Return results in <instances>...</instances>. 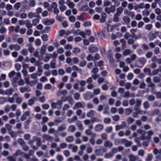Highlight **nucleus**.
Wrapping results in <instances>:
<instances>
[{"instance_id":"32","label":"nucleus","mask_w":161,"mask_h":161,"mask_svg":"<svg viewBox=\"0 0 161 161\" xmlns=\"http://www.w3.org/2000/svg\"><path fill=\"white\" fill-rule=\"evenodd\" d=\"M54 22L53 19H46L44 21L43 24L45 25H49L52 24Z\"/></svg>"},{"instance_id":"6","label":"nucleus","mask_w":161,"mask_h":161,"mask_svg":"<svg viewBox=\"0 0 161 161\" xmlns=\"http://www.w3.org/2000/svg\"><path fill=\"white\" fill-rule=\"evenodd\" d=\"M30 111H26L20 117V119L21 121H23L26 119V117L30 115Z\"/></svg>"},{"instance_id":"36","label":"nucleus","mask_w":161,"mask_h":161,"mask_svg":"<svg viewBox=\"0 0 161 161\" xmlns=\"http://www.w3.org/2000/svg\"><path fill=\"white\" fill-rule=\"evenodd\" d=\"M91 122L93 123L94 122H101V120L99 118L96 117H92V118Z\"/></svg>"},{"instance_id":"8","label":"nucleus","mask_w":161,"mask_h":161,"mask_svg":"<svg viewBox=\"0 0 161 161\" xmlns=\"http://www.w3.org/2000/svg\"><path fill=\"white\" fill-rule=\"evenodd\" d=\"M91 121L90 120L88 119H86L84 120L83 123L85 125H88L89 128L91 129H93V125L91 124Z\"/></svg>"},{"instance_id":"49","label":"nucleus","mask_w":161,"mask_h":161,"mask_svg":"<svg viewBox=\"0 0 161 161\" xmlns=\"http://www.w3.org/2000/svg\"><path fill=\"white\" fill-rule=\"evenodd\" d=\"M21 6V4L19 2L16 3L14 5V8L16 10H18Z\"/></svg>"},{"instance_id":"31","label":"nucleus","mask_w":161,"mask_h":161,"mask_svg":"<svg viewBox=\"0 0 161 161\" xmlns=\"http://www.w3.org/2000/svg\"><path fill=\"white\" fill-rule=\"evenodd\" d=\"M113 156V153L110 152L109 153H105L104 155V157L106 159H108L112 158Z\"/></svg>"},{"instance_id":"61","label":"nucleus","mask_w":161,"mask_h":161,"mask_svg":"<svg viewBox=\"0 0 161 161\" xmlns=\"http://www.w3.org/2000/svg\"><path fill=\"white\" fill-rule=\"evenodd\" d=\"M71 68L74 71H76L80 72H81V69L79 68L76 65H73L72 66Z\"/></svg>"},{"instance_id":"22","label":"nucleus","mask_w":161,"mask_h":161,"mask_svg":"<svg viewBox=\"0 0 161 161\" xmlns=\"http://www.w3.org/2000/svg\"><path fill=\"white\" fill-rule=\"evenodd\" d=\"M147 37L149 41H152L156 37L155 34L153 33H150L147 35Z\"/></svg>"},{"instance_id":"28","label":"nucleus","mask_w":161,"mask_h":161,"mask_svg":"<svg viewBox=\"0 0 161 161\" xmlns=\"http://www.w3.org/2000/svg\"><path fill=\"white\" fill-rule=\"evenodd\" d=\"M25 25L26 27L28 29L31 28L33 26L32 24L31 23L30 20L28 19L25 20Z\"/></svg>"},{"instance_id":"2","label":"nucleus","mask_w":161,"mask_h":161,"mask_svg":"<svg viewBox=\"0 0 161 161\" xmlns=\"http://www.w3.org/2000/svg\"><path fill=\"white\" fill-rule=\"evenodd\" d=\"M115 6L114 5H111L109 7H106L104 9L105 11L108 14L114 13L115 10Z\"/></svg>"},{"instance_id":"12","label":"nucleus","mask_w":161,"mask_h":161,"mask_svg":"<svg viewBox=\"0 0 161 161\" xmlns=\"http://www.w3.org/2000/svg\"><path fill=\"white\" fill-rule=\"evenodd\" d=\"M67 93V91L65 90H58L57 93V96L58 97H60L61 95L64 96L66 95Z\"/></svg>"},{"instance_id":"9","label":"nucleus","mask_w":161,"mask_h":161,"mask_svg":"<svg viewBox=\"0 0 161 161\" xmlns=\"http://www.w3.org/2000/svg\"><path fill=\"white\" fill-rule=\"evenodd\" d=\"M128 157L129 158V161H136L139 158L138 156L134 155L132 154H128Z\"/></svg>"},{"instance_id":"58","label":"nucleus","mask_w":161,"mask_h":161,"mask_svg":"<svg viewBox=\"0 0 161 161\" xmlns=\"http://www.w3.org/2000/svg\"><path fill=\"white\" fill-rule=\"evenodd\" d=\"M153 25L151 24H148L146 25L145 26V29L148 31H150L152 28Z\"/></svg>"},{"instance_id":"53","label":"nucleus","mask_w":161,"mask_h":161,"mask_svg":"<svg viewBox=\"0 0 161 161\" xmlns=\"http://www.w3.org/2000/svg\"><path fill=\"white\" fill-rule=\"evenodd\" d=\"M42 11V9L40 7H38L36 9V13H35L36 14V15L38 17H40L39 14L41 13Z\"/></svg>"},{"instance_id":"16","label":"nucleus","mask_w":161,"mask_h":161,"mask_svg":"<svg viewBox=\"0 0 161 161\" xmlns=\"http://www.w3.org/2000/svg\"><path fill=\"white\" fill-rule=\"evenodd\" d=\"M24 152H22L20 150L18 149L16 150L15 153H13V156L14 157H17L20 155H22Z\"/></svg>"},{"instance_id":"20","label":"nucleus","mask_w":161,"mask_h":161,"mask_svg":"<svg viewBox=\"0 0 161 161\" xmlns=\"http://www.w3.org/2000/svg\"><path fill=\"white\" fill-rule=\"evenodd\" d=\"M147 136L145 137V139L150 140L151 139V136L153 135L154 132L152 130H149L147 132Z\"/></svg>"},{"instance_id":"59","label":"nucleus","mask_w":161,"mask_h":161,"mask_svg":"<svg viewBox=\"0 0 161 161\" xmlns=\"http://www.w3.org/2000/svg\"><path fill=\"white\" fill-rule=\"evenodd\" d=\"M153 82L155 83H159L161 80V79L157 76H154L153 79Z\"/></svg>"},{"instance_id":"39","label":"nucleus","mask_w":161,"mask_h":161,"mask_svg":"<svg viewBox=\"0 0 161 161\" xmlns=\"http://www.w3.org/2000/svg\"><path fill=\"white\" fill-rule=\"evenodd\" d=\"M35 98L33 97L31 99H30L27 101V103L29 106H32L34 103Z\"/></svg>"},{"instance_id":"3","label":"nucleus","mask_w":161,"mask_h":161,"mask_svg":"<svg viewBox=\"0 0 161 161\" xmlns=\"http://www.w3.org/2000/svg\"><path fill=\"white\" fill-rule=\"evenodd\" d=\"M161 113L159 109L157 108H155L151 110L149 112V116H153L154 115H160Z\"/></svg>"},{"instance_id":"19","label":"nucleus","mask_w":161,"mask_h":161,"mask_svg":"<svg viewBox=\"0 0 161 161\" xmlns=\"http://www.w3.org/2000/svg\"><path fill=\"white\" fill-rule=\"evenodd\" d=\"M19 91L21 93H24L25 92H29L31 91V90L28 87H22L19 88Z\"/></svg>"},{"instance_id":"21","label":"nucleus","mask_w":161,"mask_h":161,"mask_svg":"<svg viewBox=\"0 0 161 161\" xmlns=\"http://www.w3.org/2000/svg\"><path fill=\"white\" fill-rule=\"evenodd\" d=\"M28 16L29 18L30 19H32L34 18H38L36 15V14L35 13H33L31 12H29L28 14Z\"/></svg>"},{"instance_id":"54","label":"nucleus","mask_w":161,"mask_h":161,"mask_svg":"<svg viewBox=\"0 0 161 161\" xmlns=\"http://www.w3.org/2000/svg\"><path fill=\"white\" fill-rule=\"evenodd\" d=\"M29 5L30 7H34L35 6L36 2L34 0H30Z\"/></svg>"},{"instance_id":"42","label":"nucleus","mask_w":161,"mask_h":161,"mask_svg":"<svg viewBox=\"0 0 161 161\" xmlns=\"http://www.w3.org/2000/svg\"><path fill=\"white\" fill-rule=\"evenodd\" d=\"M66 4L69 8L72 9L74 8L75 6V4L74 3L71 1L69 2H66Z\"/></svg>"},{"instance_id":"56","label":"nucleus","mask_w":161,"mask_h":161,"mask_svg":"<svg viewBox=\"0 0 161 161\" xmlns=\"http://www.w3.org/2000/svg\"><path fill=\"white\" fill-rule=\"evenodd\" d=\"M100 136L101 139L103 140H107L108 138V135L107 134L105 133H104L101 134L100 135Z\"/></svg>"},{"instance_id":"33","label":"nucleus","mask_w":161,"mask_h":161,"mask_svg":"<svg viewBox=\"0 0 161 161\" xmlns=\"http://www.w3.org/2000/svg\"><path fill=\"white\" fill-rule=\"evenodd\" d=\"M136 131L138 133L142 135V140H144L145 139L144 136L145 134V131L144 130L140 129H137L136 130Z\"/></svg>"},{"instance_id":"25","label":"nucleus","mask_w":161,"mask_h":161,"mask_svg":"<svg viewBox=\"0 0 161 161\" xmlns=\"http://www.w3.org/2000/svg\"><path fill=\"white\" fill-rule=\"evenodd\" d=\"M66 127L65 124H61L58 127L57 130L58 131H63L65 130Z\"/></svg>"},{"instance_id":"50","label":"nucleus","mask_w":161,"mask_h":161,"mask_svg":"<svg viewBox=\"0 0 161 161\" xmlns=\"http://www.w3.org/2000/svg\"><path fill=\"white\" fill-rule=\"evenodd\" d=\"M7 98L2 97H0V104H2L6 102H7Z\"/></svg>"},{"instance_id":"30","label":"nucleus","mask_w":161,"mask_h":161,"mask_svg":"<svg viewBox=\"0 0 161 161\" xmlns=\"http://www.w3.org/2000/svg\"><path fill=\"white\" fill-rule=\"evenodd\" d=\"M90 52L91 53H93L95 52H96L98 51V48L97 47H89L88 48Z\"/></svg>"},{"instance_id":"45","label":"nucleus","mask_w":161,"mask_h":161,"mask_svg":"<svg viewBox=\"0 0 161 161\" xmlns=\"http://www.w3.org/2000/svg\"><path fill=\"white\" fill-rule=\"evenodd\" d=\"M39 22V19L38 18H35L32 20V25L36 26Z\"/></svg>"},{"instance_id":"1","label":"nucleus","mask_w":161,"mask_h":161,"mask_svg":"<svg viewBox=\"0 0 161 161\" xmlns=\"http://www.w3.org/2000/svg\"><path fill=\"white\" fill-rule=\"evenodd\" d=\"M85 107V103L83 102H78L76 103L73 107V109L75 110L79 108H84Z\"/></svg>"},{"instance_id":"47","label":"nucleus","mask_w":161,"mask_h":161,"mask_svg":"<svg viewBox=\"0 0 161 161\" xmlns=\"http://www.w3.org/2000/svg\"><path fill=\"white\" fill-rule=\"evenodd\" d=\"M143 108L145 109H147L150 107L149 103L147 101H145L143 103Z\"/></svg>"},{"instance_id":"5","label":"nucleus","mask_w":161,"mask_h":161,"mask_svg":"<svg viewBox=\"0 0 161 161\" xmlns=\"http://www.w3.org/2000/svg\"><path fill=\"white\" fill-rule=\"evenodd\" d=\"M8 48L10 50H14L17 51L19 50L21 48V47L18 44H11L9 46Z\"/></svg>"},{"instance_id":"55","label":"nucleus","mask_w":161,"mask_h":161,"mask_svg":"<svg viewBox=\"0 0 161 161\" xmlns=\"http://www.w3.org/2000/svg\"><path fill=\"white\" fill-rule=\"evenodd\" d=\"M153 156L151 154H148L147 156L145 159V161H151L153 158Z\"/></svg>"},{"instance_id":"51","label":"nucleus","mask_w":161,"mask_h":161,"mask_svg":"<svg viewBox=\"0 0 161 161\" xmlns=\"http://www.w3.org/2000/svg\"><path fill=\"white\" fill-rule=\"evenodd\" d=\"M88 9V7L87 5H84L80 8V10L82 11H86Z\"/></svg>"},{"instance_id":"48","label":"nucleus","mask_w":161,"mask_h":161,"mask_svg":"<svg viewBox=\"0 0 161 161\" xmlns=\"http://www.w3.org/2000/svg\"><path fill=\"white\" fill-rule=\"evenodd\" d=\"M153 153L154 155H161V149L158 150L156 148H154L153 150Z\"/></svg>"},{"instance_id":"46","label":"nucleus","mask_w":161,"mask_h":161,"mask_svg":"<svg viewBox=\"0 0 161 161\" xmlns=\"http://www.w3.org/2000/svg\"><path fill=\"white\" fill-rule=\"evenodd\" d=\"M9 154V152L7 150H3L1 153V154H0V157L1 156H3L4 157H7L8 156V155Z\"/></svg>"},{"instance_id":"63","label":"nucleus","mask_w":161,"mask_h":161,"mask_svg":"<svg viewBox=\"0 0 161 161\" xmlns=\"http://www.w3.org/2000/svg\"><path fill=\"white\" fill-rule=\"evenodd\" d=\"M150 14V12L147 10H144L142 12V14L143 16H147Z\"/></svg>"},{"instance_id":"26","label":"nucleus","mask_w":161,"mask_h":161,"mask_svg":"<svg viewBox=\"0 0 161 161\" xmlns=\"http://www.w3.org/2000/svg\"><path fill=\"white\" fill-rule=\"evenodd\" d=\"M42 137L45 140L51 142L52 141L53 139V137L52 136L46 134H44L42 135Z\"/></svg>"},{"instance_id":"64","label":"nucleus","mask_w":161,"mask_h":161,"mask_svg":"<svg viewBox=\"0 0 161 161\" xmlns=\"http://www.w3.org/2000/svg\"><path fill=\"white\" fill-rule=\"evenodd\" d=\"M13 156H9L7 157V159L9 161H16V159Z\"/></svg>"},{"instance_id":"10","label":"nucleus","mask_w":161,"mask_h":161,"mask_svg":"<svg viewBox=\"0 0 161 161\" xmlns=\"http://www.w3.org/2000/svg\"><path fill=\"white\" fill-rule=\"evenodd\" d=\"M113 145V143L108 140H105L103 143V146L105 147L111 148Z\"/></svg>"},{"instance_id":"37","label":"nucleus","mask_w":161,"mask_h":161,"mask_svg":"<svg viewBox=\"0 0 161 161\" xmlns=\"http://www.w3.org/2000/svg\"><path fill=\"white\" fill-rule=\"evenodd\" d=\"M132 53L131 50L129 49H125L123 52L122 54L124 56H126Z\"/></svg>"},{"instance_id":"35","label":"nucleus","mask_w":161,"mask_h":161,"mask_svg":"<svg viewBox=\"0 0 161 161\" xmlns=\"http://www.w3.org/2000/svg\"><path fill=\"white\" fill-rule=\"evenodd\" d=\"M159 72H161V66H160L157 69H153L152 71L153 75H157Z\"/></svg>"},{"instance_id":"23","label":"nucleus","mask_w":161,"mask_h":161,"mask_svg":"<svg viewBox=\"0 0 161 161\" xmlns=\"http://www.w3.org/2000/svg\"><path fill=\"white\" fill-rule=\"evenodd\" d=\"M76 125L78 128L80 130H82L83 129V128L82 126V122L80 121H77L76 123Z\"/></svg>"},{"instance_id":"43","label":"nucleus","mask_w":161,"mask_h":161,"mask_svg":"<svg viewBox=\"0 0 161 161\" xmlns=\"http://www.w3.org/2000/svg\"><path fill=\"white\" fill-rule=\"evenodd\" d=\"M46 51V49L45 46L44 45H43L41 48V49L40 51V54L43 55L44 54Z\"/></svg>"},{"instance_id":"38","label":"nucleus","mask_w":161,"mask_h":161,"mask_svg":"<svg viewBox=\"0 0 161 161\" xmlns=\"http://www.w3.org/2000/svg\"><path fill=\"white\" fill-rule=\"evenodd\" d=\"M65 141L67 142H71L74 140V138L73 136H69L66 138Z\"/></svg>"},{"instance_id":"40","label":"nucleus","mask_w":161,"mask_h":161,"mask_svg":"<svg viewBox=\"0 0 161 161\" xmlns=\"http://www.w3.org/2000/svg\"><path fill=\"white\" fill-rule=\"evenodd\" d=\"M109 31V30L107 28V27L104 28L102 31H101V33L103 36L105 37V36H106L107 33Z\"/></svg>"},{"instance_id":"29","label":"nucleus","mask_w":161,"mask_h":161,"mask_svg":"<svg viewBox=\"0 0 161 161\" xmlns=\"http://www.w3.org/2000/svg\"><path fill=\"white\" fill-rule=\"evenodd\" d=\"M120 15H119L115 13L113 16L112 19L113 20L116 22H118L119 21V17Z\"/></svg>"},{"instance_id":"18","label":"nucleus","mask_w":161,"mask_h":161,"mask_svg":"<svg viewBox=\"0 0 161 161\" xmlns=\"http://www.w3.org/2000/svg\"><path fill=\"white\" fill-rule=\"evenodd\" d=\"M50 58V56L48 54H46L43 58H41L40 57L39 58V60H43L45 62H47L49 61Z\"/></svg>"},{"instance_id":"4","label":"nucleus","mask_w":161,"mask_h":161,"mask_svg":"<svg viewBox=\"0 0 161 161\" xmlns=\"http://www.w3.org/2000/svg\"><path fill=\"white\" fill-rule=\"evenodd\" d=\"M120 142L122 144H123L125 147H129L131 146L132 142L130 141L127 140L125 138L122 139L120 140Z\"/></svg>"},{"instance_id":"14","label":"nucleus","mask_w":161,"mask_h":161,"mask_svg":"<svg viewBox=\"0 0 161 161\" xmlns=\"http://www.w3.org/2000/svg\"><path fill=\"white\" fill-rule=\"evenodd\" d=\"M14 89L12 88H10L7 89L5 91H4V95L9 96L13 94Z\"/></svg>"},{"instance_id":"44","label":"nucleus","mask_w":161,"mask_h":161,"mask_svg":"<svg viewBox=\"0 0 161 161\" xmlns=\"http://www.w3.org/2000/svg\"><path fill=\"white\" fill-rule=\"evenodd\" d=\"M18 143L21 146H22L25 144L26 142H25L24 139L21 138H19L17 139Z\"/></svg>"},{"instance_id":"7","label":"nucleus","mask_w":161,"mask_h":161,"mask_svg":"<svg viewBox=\"0 0 161 161\" xmlns=\"http://www.w3.org/2000/svg\"><path fill=\"white\" fill-rule=\"evenodd\" d=\"M13 96L15 98L16 103L19 104H20L22 101V99L20 97H19L18 94L16 93L14 94Z\"/></svg>"},{"instance_id":"13","label":"nucleus","mask_w":161,"mask_h":161,"mask_svg":"<svg viewBox=\"0 0 161 161\" xmlns=\"http://www.w3.org/2000/svg\"><path fill=\"white\" fill-rule=\"evenodd\" d=\"M96 112L93 110H89L86 113V116L90 118L93 117L95 114Z\"/></svg>"},{"instance_id":"27","label":"nucleus","mask_w":161,"mask_h":161,"mask_svg":"<svg viewBox=\"0 0 161 161\" xmlns=\"http://www.w3.org/2000/svg\"><path fill=\"white\" fill-rule=\"evenodd\" d=\"M76 128L75 126L73 125L69 126L67 129L68 131L71 133L74 132Z\"/></svg>"},{"instance_id":"62","label":"nucleus","mask_w":161,"mask_h":161,"mask_svg":"<svg viewBox=\"0 0 161 161\" xmlns=\"http://www.w3.org/2000/svg\"><path fill=\"white\" fill-rule=\"evenodd\" d=\"M113 120L115 121H118L120 119V117L119 115H116L112 116Z\"/></svg>"},{"instance_id":"34","label":"nucleus","mask_w":161,"mask_h":161,"mask_svg":"<svg viewBox=\"0 0 161 161\" xmlns=\"http://www.w3.org/2000/svg\"><path fill=\"white\" fill-rule=\"evenodd\" d=\"M119 42L121 44L122 49H124L126 47V42L124 39H121L119 40Z\"/></svg>"},{"instance_id":"11","label":"nucleus","mask_w":161,"mask_h":161,"mask_svg":"<svg viewBox=\"0 0 161 161\" xmlns=\"http://www.w3.org/2000/svg\"><path fill=\"white\" fill-rule=\"evenodd\" d=\"M103 126L102 125L99 124L95 125L94 130L96 132H100L103 130Z\"/></svg>"},{"instance_id":"15","label":"nucleus","mask_w":161,"mask_h":161,"mask_svg":"<svg viewBox=\"0 0 161 161\" xmlns=\"http://www.w3.org/2000/svg\"><path fill=\"white\" fill-rule=\"evenodd\" d=\"M122 19L125 24L127 25L129 24L130 19L128 16H124L123 17Z\"/></svg>"},{"instance_id":"17","label":"nucleus","mask_w":161,"mask_h":161,"mask_svg":"<svg viewBox=\"0 0 161 161\" xmlns=\"http://www.w3.org/2000/svg\"><path fill=\"white\" fill-rule=\"evenodd\" d=\"M41 75V74H38L36 73H35L31 74L30 75V76L32 79L34 80L37 81L38 80L37 78V76H40Z\"/></svg>"},{"instance_id":"60","label":"nucleus","mask_w":161,"mask_h":161,"mask_svg":"<svg viewBox=\"0 0 161 161\" xmlns=\"http://www.w3.org/2000/svg\"><path fill=\"white\" fill-rule=\"evenodd\" d=\"M73 97L75 100H78L80 98V94L78 92L75 93L74 94Z\"/></svg>"},{"instance_id":"52","label":"nucleus","mask_w":161,"mask_h":161,"mask_svg":"<svg viewBox=\"0 0 161 161\" xmlns=\"http://www.w3.org/2000/svg\"><path fill=\"white\" fill-rule=\"evenodd\" d=\"M134 121V119L131 117H128L126 120V122L128 124H132Z\"/></svg>"},{"instance_id":"57","label":"nucleus","mask_w":161,"mask_h":161,"mask_svg":"<svg viewBox=\"0 0 161 161\" xmlns=\"http://www.w3.org/2000/svg\"><path fill=\"white\" fill-rule=\"evenodd\" d=\"M131 95H130V92H129L126 91L124 93V95L123 96V97H124L129 98L131 97H132V96H131Z\"/></svg>"},{"instance_id":"41","label":"nucleus","mask_w":161,"mask_h":161,"mask_svg":"<svg viewBox=\"0 0 161 161\" xmlns=\"http://www.w3.org/2000/svg\"><path fill=\"white\" fill-rule=\"evenodd\" d=\"M123 9L121 7H119L116 9V12L115 13L120 15L122 13Z\"/></svg>"},{"instance_id":"24","label":"nucleus","mask_w":161,"mask_h":161,"mask_svg":"<svg viewBox=\"0 0 161 161\" xmlns=\"http://www.w3.org/2000/svg\"><path fill=\"white\" fill-rule=\"evenodd\" d=\"M84 98L86 100H88L92 98L91 93L89 92H87L84 95Z\"/></svg>"}]
</instances>
